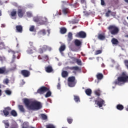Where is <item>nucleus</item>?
<instances>
[{
  "mask_svg": "<svg viewBox=\"0 0 128 128\" xmlns=\"http://www.w3.org/2000/svg\"><path fill=\"white\" fill-rule=\"evenodd\" d=\"M24 102L28 108V110H40L42 108V104L36 100H32L27 98L23 100Z\"/></svg>",
  "mask_w": 128,
  "mask_h": 128,
  "instance_id": "nucleus-1",
  "label": "nucleus"
},
{
  "mask_svg": "<svg viewBox=\"0 0 128 128\" xmlns=\"http://www.w3.org/2000/svg\"><path fill=\"white\" fill-rule=\"evenodd\" d=\"M124 64L128 69V60H125ZM127 82H128V76L126 74V72H123L122 76L118 77V80H115L114 84H118V86H122Z\"/></svg>",
  "mask_w": 128,
  "mask_h": 128,
  "instance_id": "nucleus-2",
  "label": "nucleus"
},
{
  "mask_svg": "<svg viewBox=\"0 0 128 128\" xmlns=\"http://www.w3.org/2000/svg\"><path fill=\"white\" fill-rule=\"evenodd\" d=\"M33 20L34 22L38 24H44L46 22L48 19L46 17H38L35 16L33 18Z\"/></svg>",
  "mask_w": 128,
  "mask_h": 128,
  "instance_id": "nucleus-3",
  "label": "nucleus"
},
{
  "mask_svg": "<svg viewBox=\"0 0 128 128\" xmlns=\"http://www.w3.org/2000/svg\"><path fill=\"white\" fill-rule=\"evenodd\" d=\"M108 30H109V32H110L111 34H112L113 36L118 34L120 32L118 28L114 25L109 26Z\"/></svg>",
  "mask_w": 128,
  "mask_h": 128,
  "instance_id": "nucleus-4",
  "label": "nucleus"
},
{
  "mask_svg": "<svg viewBox=\"0 0 128 128\" xmlns=\"http://www.w3.org/2000/svg\"><path fill=\"white\" fill-rule=\"evenodd\" d=\"M76 78L71 76L68 78V86L70 88H72L76 86V82H74Z\"/></svg>",
  "mask_w": 128,
  "mask_h": 128,
  "instance_id": "nucleus-5",
  "label": "nucleus"
},
{
  "mask_svg": "<svg viewBox=\"0 0 128 128\" xmlns=\"http://www.w3.org/2000/svg\"><path fill=\"white\" fill-rule=\"evenodd\" d=\"M95 104H97L99 108H102V106H104V100L100 98H98L96 100H95Z\"/></svg>",
  "mask_w": 128,
  "mask_h": 128,
  "instance_id": "nucleus-6",
  "label": "nucleus"
},
{
  "mask_svg": "<svg viewBox=\"0 0 128 128\" xmlns=\"http://www.w3.org/2000/svg\"><path fill=\"white\" fill-rule=\"evenodd\" d=\"M76 38H84L86 36V34L83 31H80L76 33L75 35Z\"/></svg>",
  "mask_w": 128,
  "mask_h": 128,
  "instance_id": "nucleus-7",
  "label": "nucleus"
},
{
  "mask_svg": "<svg viewBox=\"0 0 128 128\" xmlns=\"http://www.w3.org/2000/svg\"><path fill=\"white\" fill-rule=\"evenodd\" d=\"M48 92V88L45 86H43L38 89L37 91L38 94H44V92Z\"/></svg>",
  "mask_w": 128,
  "mask_h": 128,
  "instance_id": "nucleus-8",
  "label": "nucleus"
},
{
  "mask_svg": "<svg viewBox=\"0 0 128 128\" xmlns=\"http://www.w3.org/2000/svg\"><path fill=\"white\" fill-rule=\"evenodd\" d=\"M12 108L10 107H6L4 108V110H2V112L4 116H8L10 114V110H11Z\"/></svg>",
  "mask_w": 128,
  "mask_h": 128,
  "instance_id": "nucleus-9",
  "label": "nucleus"
},
{
  "mask_svg": "<svg viewBox=\"0 0 128 128\" xmlns=\"http://www.w3.org/2000/svg\"><path fill=\"white\" fill-rule=\"evenodd\" d=\"M74 44L78 48H80L82 47V40L76 39L74 41Z\"/></svg>",
  "mask_w": 128,
  "mask_h": 128,
  "instance_id": "nucleus-10",
  "label": "nucleus"
},
{
  "mask_svg": "<svg viewBox=\"0 0 128 128\" xmlns=\"http://www.w3.org/2000/svg\"><path fill=\"white\" fill-rule=\"evenodd\" d=\"M21 74H22V76L24 78H28L30 76V71L26 70H22L21 71Z\"/></svg>",
  "mask_w": 128,
  "mask_h": 128,
  "instance_id": "nucleus-11",
  "label": "nucleus"
},
{
  "mask_svg": "<svg viewBox=\"0 0 128 128\" xmlns=\"http://www.w3.org/2000/svg\"><path fill=\"white\" fill-rule=\"evenodd\" d=\"M17 14L18 16H24V14H26V12L24 10L20 8L18 10Z\"/></svg>",
  "mask_w": 128,
  "mask_h": 128,
  "instance_id": "nucleus-12",
  "label": "nucleus"
},
{
  "mask_svg": "<svg viewBox=\"0 0 128 128\" xmlns=\"http://www.w3.org/2000/svg\"><path fill=\"white\" fill-rule=\"evenodd\" d=\"M110 14H111L112 16H116V12H111L110 10H108V12L106 14V16H110Z\"/></svg>",
  "mask_w": 128,
  "mask_h": 128,
  "instance_id": "nucleus-13",
  "label": "nucleus"
},
{
  "mask_svg": "<svg viewBox=\"0 0 128 128\" xmlns=\"http://www.w3.org/2000/svg\"><path fill=\"white\" fill-rule=\"evenodd\" d=\"M64 50H66V45L64 44L62 45L59 48V50L62 56H64V52H64Z\"/></svg>",
  "mask_w": 128,
  "mask_h": 128,
  "instance_id": "nucleus-14",
  "label": "nucleus"
},
{
  "mask_svg": "<svg viewBox=\"0 0 128 128\" xmlns=\"http://www.w3.org/2000/svg\"><path fill=\"white\" fill-rule=\"evenodd\" d=\"M48 50L50 52V50H52V48L48 47L46 45L44 46L42 48V50H43V52H44Z\"/></svg>",
  "mask_w": 128,
  "mask_h": 128,
  "instance_id": "nucleus-15",
  "label": "nucleus"
},
{
  "mask_svg": "<svg viewBox=\"0 0 128 128\" xmlns=\"http://www.w3.org/2000/svg\"><path fill=\"white\" fill-rule=\"evenodd\" d=\"M16 30L18 32H22V26L20 25L16 26Z\"/></svg>",
  "mask_w": 128,
  "mask_h": 128,
  "instance_id": "nucleus-16",
  "label": "nucleus"
},
{
  "mask_svg": "<svg viewBox=\"0 0 128 128\" xmlns=\"http://www.w3.org/2000/svg\"><path fill=\"white\" fill-rule=\"evenodd\" d=\"M38 60H48V55H44L42 57L40 56H38Z\"/></svg>",
  "mask_w": 128,
  "mask_h": 128,
  "instance_id": "nucleus-17",
  "label": "nucleus"
},
{
  "mask_svg": "<svg viewBox=\"0 0 128 128\" xmlns=\"http://www.w3.org/2000/svg\"><path fill=\"white\" fill-rule=\"evenodd\" d=\"M46 30L43 29L42 30H40L38 32V34L39 36H46Z\"/></svg>",
  "mask_w": 128,
  "mask_h": 128,
  "instance_id": "nucleus-18",
  "label": "nucleus"
},
{
  "mask_svg": "<svg viewBox=\"0 0 128 128\" xmlns=\"http://www.w3.org/2000/svg\"><path fill=\"white\" fill-rule=\"evenodd\" d=\"M46 72H52V68L51 66H48L45 68Z\"/></svg>",
  "mask_w": 128,
  "mask_h": 128,
  "instance_id": "nucleus-19",
  "label": "nucleus"
},
{
  "mask_svg": "<svg viewBox=\"0 0 128 128\" xmlns=\"http://www.w3.org/2000/svg\"><path fill=\"white\" fill-rule=\"evenodd\" d=\"M2 122H4L5 128H8V126H10V123L8 122V120H4L2 121Z\"/></svg>",
  "mask_w": 128,
  "mask_h": 128,
  "instance_id": "nucleus-20",
  "label": "nucleus"
},
{
  "mask_svg": "<svg viewBox=\"0 0 128 128\" xmlns=\"http://www.w3.org/2000/svg\"><path fill=\"white\" fill-rule=\"evenodd\" d=\"M20 51H18V52H14L12 50H10L9 51V52H12V54H13V57H12V62H14V58H16V55H14L15 54H18V52H20Z\"/></svg>",
  "mask_w": 128,
  "mask_h": 128,
  "instance_id": "nucleus-21",
  "label": "nucleus"
},
{
  "mask_svg": "<svg viewBox=\"0 0 128 128\" xmlns=\"http://www.w3.org/2000/svg\"><path fill=\"white\" fill-rule=\"evenodd\" d=\"M62 12L64 14H70V9L64 8L62 9Z\"/></svg>",
  "mask_w": 128,
  "mask_h": 128,
  "instance_id": "nucleus-22",
  "label": "nucleus"
},
{
  "mask_svg": "<svg viewBox=\"0 0 128 128\" xmlns=\"http://www.w3.org/2000/svg\"><path fill=\"white\" fill-rule=\"evenodd\" d=\"M98 38L100 40H104L106 38V36H104V34H100L98 36Z\"/></svg>",
  "mask_w": 128,
  "mask_h": 128,
  "instance_id": "nucleus-23",
  "label": "nucleus"
},
{
  "mask_svg": "<svg viewBox=\"0 0 128 128\" xmlns=\"http://www.w3.org/2000/svg\"><path fill=\"white\" fill-rule=\"evenodd\" d=\"M16 14H18V12L16 11V10L14 9L10 12V16H16Z\"/></svg>",
  "mask_w": 128,
  "mask_h": 128,
  "instance_id": "nucleus-24",
  "label": "nucleus"
},
{
  "mask_svg": "<svg viewBox=\"0 0 128 128\" xmlns=\"http://www.w3.org/2000/svg\"><path fill=\"white\" fill-rule=\"evenodd\" d=\"M85 92L86 94H87V96H90V94H92V89H86V90H85Z\"/></svg>",
  "mask_w": 128,
  "mask_h": 128,
  "instance_id": "nucleus-25",
  "label": "nucleus"
},
{
  "mask_svg": "<svg viewBox=\"0 0 128 128\" xmlns=\"http://www.w3.org/2000/svg\"><path fill=\"white\" fill-rule=\"evenodd\" d=\"M112 44H118V40L115 38H113L112 40Z\"/></svg>",
  "mask_w": 128,
  "mask_h": 128,
  "instance_id": "nucleus-26",
  "label": "nucleus"
},
{
  "mask_svg": "<svg viewBox=\"0 0 128 128\" xmlns=\"http://www.w3.org/2000/svg\"><path fill=\"white\" fill-rule=\"evenodd\" d=\"M60 32L62 34H66V28H60Z\"/></svg>",
  "mask_w": 128,
  "mask_h": 128,
  "instance_id": "nucleus-27",
  "label": "nucleus"
},
{
  "mask_svg": "<svg viewBox=\"0 0 128 128\" xmlns=\"http://www.w3.org/2000/svg\"><path fill=\"white\" fill-rule=\"evenodd\" d=\"M72 40V34L71 32H70L68 34V40L69 42H70V40Z\"/></svg>",
  "mask_w": 128,
  "mask_h": 128,
  "instance_id": "nucleus-28",
  "label": "nucleus"
},
{
  "mask_svg": "<svg viewBox=\"0 0 128 128\" xmlns=\"http://www.w3.org/2000/svg\"><path fill=\"white\" fill-rule=\"evenodd\" d=\"M68 74V72L66 71H63L62 73V78H66Z\"/></svg>",
  "mask_w": 128,
  "mask_h": 128,
  "instance_id": "nucleus-29",
  "label": "nucleus"
},
{
  "mask_svg": "<svg viewBox=\"0 0 128 128\" xmlns=\"http://www.w3.org/2000/svg\"><path fill=\"white\" fill-rule=\"evenodd\" d=\"M116 108L119 110H124V106L122 104H118L116 106Z\"/></svg>",
  "mask_w": 128,
  "mask_h": 128,
  "instance_id": "nucleus-30",
  "label": "nucleus"
},
{
  "mask_svg": "<svg viewBox=\"0 0 128 128\" xmlns=\"http://www.w3.org/2000/svg\"><path fill=\"white\" fill-rule=\"evenodd\" d=\"M18 108L22 112H24V106H22V105H19Z\"/></svg>",
  "mask_w": 128,
  "mask_h": 128,
  "instance_id": "nucleus-31",
  "label": "nucleus"
},
{
  "mask_svg": "<svg viewBox=\"0 0 128 128\" xmlns=\"http://www.w3.org/2000/svg\"><path fill=\"white\" fill-rule=\"evenodd\" d=\"M10 114L12 116H18V113L14 110H12Z\"/></svg>",
  "mask_w": 128,
  "mask_h": 128,
  "instance_id": "nucleus-32",
  "label": "nucleus"
},
{
  "mask_svg": "<svg viewBox=\"0 0 128 128\" xmlns=\"http://www.w3.org/2000/svg\"><path fill=\"white\" fill-rule=\"evenodd\" d=\"M74 100L76 102H80V97L76 95H74Z\"/></svg>",
  "mask_w": 128,
  "mask_h": 128,
  "instance_id": "nucleus-33",
  "label": "nucleus"
},
{
  "mask_svg": "<svg viewBox=\"0 0 128 128\" xmlns=\"http://www.w3.org/2000/svg\"><path fill=\"white\" fill-rule=\"evenodd\" d=\"M28 128V122H24L23 123L22 128Z\"/></svg>",
  "mask_w": 128,
  "mask_h": 128,
  "instance_id": "nucleus-34",
  "label": "nucleus"
},
{
  "mask_svg": "<svg viewBox=\"0 0 128 128\" xmlns=\"http://www.w3.org/2000/svg\"><path fill=\"white\" fill-rule=\"evenodd\" d=\"M70 70H80V68L78 66H74L70 68Z\"/></svg>",
  "mask_w": 128,
  "mask_h": 128,
  "instance_id": "nucleus-35",
  "label": "nucleus"
},
{
  "mask_svg": "<svg viewBox=\"0 0 128 128\" xmlns=\"http://www.w3.org/2000/svg\"><path fill=\"white\" fill-rule=\"evenodd\" d=\"M6 72V68L2 67L0 68V74H4Z\"/></svg>",
  "mask_w": 128,
  "mask_h": 128,
  "instance_id": "nucleus-36",
  "label": "nucleus"
},
{
  "mask_svg": "<svg viewBox=\"0 0 128 128\" xmlns=\"http://www.w3.org/2000/svg\"><path fill=\"white\" fill-rule=\"evenodd\" d=\"M46 128H56V126H54L52 124H49L47 126H46Z\"/></svg>",
  "mask_w": 128,
  "mask_h": 128,
  "instance_id": "nucleus-37",
  "label": "nucleus"
},
{
  "mask_svg": "<svg viewBox=\"0 0 128 128\" xmlns=\"http://www.w3.org/2000/svg\"><path fill=\"white\" fill-rule=\"evenodd\" d=\"M52 96V92L50 91H48L46 94L45 95L46 98H49V96Z\"/></svg>",
  "mask_w": 128,
  "mask_h": 128,
  "instance_id": "nucleus-38",
  "label": "nucleus"
},
{
  "mask_svg": "<svg viewBox=\"0 0 128 128\" xmlns=\"http://www.w3.org/2000/svg\"><path fill=\"white\" fill-rule=\"evenodd\" d=\"M96 76L98 80H102V78L103 76L102 74H97Z\"/></svg>",
  "mask_w": 128,
  "mask_h": 128,
  "instance_id": "nucleus-39",
  "label": "nucleus"
},
{
  "mask_svg": "<svg viewBox=\"0 0 128 128\" xmlns=\"http://www.w3.org/2000/svg\"><path fill=\"white\" fill-rule=\"evenodd\" d=\"M34 50L30 49V48H28V50L26 51L27 54H32L34 52Z\"/></svg>",
  "mask_w": 128,
  "mask_h": 128,
  "instance_id": "nucleus-40",
  "label": "nucleus"
},
{
  "mask_svg": "<svg viewBox=\"0 0 128 128\" xmlns=\"http://www.w3.org/2000/svg\"><path fill=\"white\" fill-rule=\"evenodd\" d=\"M5 92L8 96H10V94H12V91H10V90H5Z\"/></svg>",
  "mask_w": 128,
  "mask_h": 128,
  "instance_id": "nucleus-41",
  "label": "nucleus"
},
{
  "mask_svg": "<svg viewBox=\"0 0 128 128\" xmlns=\"http://www.w3.org/2000/svg\"><path fill=\"white\" fill-rule=\"evenodd\" d=\"M41 116H42V120H46V118H48V116H46V115L44 114H42Z\"/></svg>",
  "mask_w": 128,
  "mask_h": 128,
  "instance_id": "nucleus-42",
  "label": "nucleus"
},
{
  "mask_svg": "<svg viewBox=\"0 0 128 128\" xmlns=\"http://www.w3.org/2000/svg\"><path fill=\"white\" fill-rule=\"evenodd\" d=\"M84 16H90V12H88L86 11H84Z\"/></svg>",
  "mask_w": 128,
  "mask_h": 128,
  "instance_id": "nucleus-43",
  "label": "nucleus"
},
{
  "mask_svg": "<svg viewBox=\"0 0 128 128\" xmlns=\"http://www.w3.org/2000/svg\"><path fill=\"white\" fill-rule=\"evenodd\" d=\"M8 78H6L4 80L3 82L4 84H8Z\"/></svg>",
  "mask_w": 128,
  "mask_h": 128,
  "instance_id": "nucleus-44",
  "label": "nucleus"
},
{
  "mask_svg": "<svg viewBox=\"0 0 128 128\" xmlns=\"http://www.w3.org/2000/svg\"><path fill=\"white\" fill-rule=\"evenodd\" d=\"M95 94L96 96H100V90H97L95 91Z\"/></svg>",
  "mask_w": 128,
  "mask_h": 128,
  "instance_id": "nucleus-45",
  "label": "nucleus"
},
{
  "mask_svg": "<svg viewBox=\"0 0 128 128\" xmlns=\"http://www.w3.org/2000/svg\"><path fill=\"white\" fill-rule=\"evenodd\" d=\"M29 44L31 48H32V50H35L36 48H34V46H32V44H33L32 42H30Z\"/></svg>",
  "mask_w": 128,
  "mask_h": 128,
  "instance_id": "nucleus-46",
  "label": "nucleus"
},
{
  "mask_svg": "<svg viewBox=\"0 0 128 128\" xmlns=\"http://www.w3.org/2000/svg\"><path fill=\"white\" fill-rule=\"evenodd\" d=\"M102 50H96L95 52V54H102Z\"/></svg>",
  "mask_w": 128,
  "mask_h": 128,
  "instance_id": "nucleus-47",
  "label": "nucleus"
},
{
  "mask_svg": "<svg viewBox=\"0 0 128 128\" xmlns=\"http://www.w3.org/2000/svg\"><path fill=\"white\" fill-rule=\"evenodd\" d=\"M78 20L76 19L72 20V24H78Z\"/></svg>",
  "mask_w": 128,
  "mask_h": 128,
  "instance_id": "nucleus-48",
  "label": "nucleus"
},
{
  "mask_svg": "<svg viewBox=\"0 0 128 128\" xmlns=\"http://www.w3.org/2000/svg\"><path fill=\"white\" fill-rule=\"evenodd\" d=\"M34 26H32L30 28V31L34 32Z\"/></svg>",
  "mask_w": 128,
  "mask_h": 128,
  "instance_id": "nucleus-49",
  "label": "nucleus"
},
{
  "mask_svg": "<svg viewBox=\"0 0 128 128\" xmlns=\"http://www.w3.org/2000/svg\"><path fill=\"white\" fill-rule=\"evenodd\" d=\"M76 62L78 66H82V60H76Z\"/></svg>",
  "mask_w": 128,
  "mask_h": 128,
  "instance_id": "nucleus-50",
  "label": "nucleus"
},
{
  "mask_svg": "<svg viewBox=\"0 0 128 128\" xmlns=\"http://www.w3.org/2000/svg\"><path fill=\"white\" fill-rule=\"evenodd\" d=\"M67 120H68V124H72V118H68L67 119Z\"/></svg>",
  "mask_w": 128,
  "mask_h": 128,
  "instance_id": "nucleus-51",
  "label": "nucleus"
},
{
  "mask_svg": "<svg viewBox=\"0 0 128 128\" xmlns=\"http://www.w3.org/2000/svg\"><path fill=\"white\" fill-rule=\"evenodd\" d=\"M4 48V44H3V43H1L0 44V50H2V48Z\"/></svg>",
  "mask_w": 128,
  "mask_h": 128,
  "instance_id": "nucleus-52",
  "label": "nucleus"
},
{
  "mask_svg": "<svg viewBox=\"0 0 128 128\" xmlns=\"http://www.w3.org/2000/svg\"><path fill=\"white\" fill-rule=\"evenodd\" d=\"M57 88L58 90H60V83L58 82V85H57Z\"/></svg>",
  "mask_w": 128,
  "mask_h": 128,
  "instance_id": "nucleus-53",
  "label": "nucleus"
},
{
  "mask_svg": "<svg viewBox=\"0 0 128 128\" xmlns=\"http://www.w3.org/2000/svg\"><path fill=\"white\" fill-rule=\"evenodd\" d=\"M101 4L102 6H104V4H106L104 0H101Z\"/></svg>",
  "mask_w": 128,
  "mask_h": 128,
  "instance_id": "nucleus-54",
  "label": "nucleus"
},
{
  "mask_svg": "<svg viewBox=\"0 0 128 128\" xmlns=\"http://www.w3.org/2000/svg\"><path fill=\"white\" fill-rule=\"evenodd\" d=\"M27 16H32V12H27Z\"/></svg>",
  "mask_w": 128,
  "mask_h": 128,
  "instance_id": "nucleus-55",
  "label": "nucleus"
},
{
  "mask_svg": "<svg viewBox=\"0 0 128 128\" xmlns=\"http://www.w3.org/2000/svg\"><path fill=\"white\" fill-rule=\"evenodd\" d=\"M81 4H86V0H81Z\"/></svg>",
  "mask_w": 128,
  "mask_h": 128,
  "instance_id": "nucleus-56",
  "label": "nucleus"
},
{
  "mask_svg": "<svg viewBox=\"0 0 128 128\" xmlns=\"http://www.w3.org/2000/svg\"><path fill=\"white\" fill-rule=\"evenodd\" d=\"M12 20H16V16H12Z\"/></svg>",
  "mask_w": 128,
  "mask_h": 128,
  "instance_id": "nucleus-57",
  "label": "nucleus"
},
{
  "mask_svg": "<svg viewBox=\"0 0 128 128\" xmlns=\"http://www.w3.org/2000/svg\"><path fill=\"white\" fill-rule=\"evenodd\" d=\"M6 25L4 24H2L1 26V28H5Z\"/></svg>",
  "mask_w": 128,
  "mask_h": 128,
  "instance_id": "nucleus-58",
  "label": "nucleus"
},
{
  "mask_svg": "<svg viewBox=\"0 0 128 128\" xmlns=\"http://www.w3.org/2000/svg\"><path fill=\"white\" fill-rule=\"evenodd\" d=\"M47 32H48V36H50V30H47Z\"/></svg>",
  "mask_w": 128,
  "mask_h": 128,
  "instance_id": "nucleus-59",
  "label": "nucleus"
},
{
  "mask_svg": "<svg viewBox=\"0 0 128 128\" xmlns=\"http://www.w3.org/2000/svg\"><path fill=\"white\" fill-rule=\"evenodd\" d=\"M22 84H24L25 82H24V80H22Z\"/></svg>",
  "mask_w": 128,
  "mask_h": 128,
  "instance_id": "nucleus-60",
  "label": "nucleus"
},
{
  "mask_svg": "<svg viewBox=\"0 0 128 128\" xmlns=\"http://www.w3.org/2000/svg\"><path fill=\"white\" fill-rule=\"evenodd\" d=\"M58 66H62V63L60 62L58 63Z\"/></svg>",
  "mask_w": 128,
  "mask_h": 128,
  "instance_id": "nucleus-61",
  "label": "nucleus"
},
{
  "mask_svg": "<svg viewBox=\"0 0 128 128\" xmlns=\"http://www.w3.org/2000/svg\"><path fill=\"white\" fill-rule=\"evenodd\" d=\"M102 68H104V64H102Z\"/></svg>",
  "mask_w": 128,
  "mask_h": 128,
  "instance_id": "nucleus-62",
  "label": "nucleus"
},
{
  "mask_svg": "<svg viewBox=\"0 0 128 128\" xmlns=\"http://www.w3.org/2000/svg\"><path fill=\"white\" fill-rule=\"evenodd\" d=\"M0 96H2V90H0Z\"/></svg>",
  "mask_w": 128,
  "mask_h": 128,
  "instance_id": "nucleus-63",
  "label": "nucleus"
},
{
  "mask_svg": "<svg viewBox=\"0 0 128 128\" xmlns=\"http://www.w3.org/2000/svg\"><path fill=\"white\" fill-rule=\"evenodd\" d=\"M126 2H127V4H128V0H124Z\"/></svg>",
  "mask_w": 128,
  "mask_h": 128,
  "instance_id": "nucleus-64",
  "label": "nucleus"
}]
</instances>
